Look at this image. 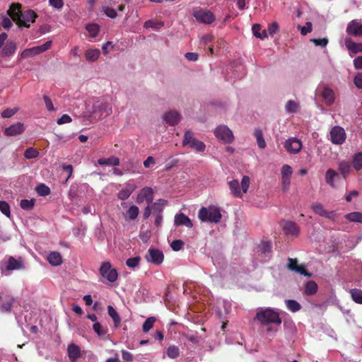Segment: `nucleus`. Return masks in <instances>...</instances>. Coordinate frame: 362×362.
Segmentation results:
<instances>
[{
	"label": "nucleus",
	"instance_id": "9d476101",
	"mask_svg": "<svg viewBox=\"0 0 362 362\" xmlns=\"http://www.w3.org/2000/svg\"><path fill=\"white\" fill-rule=\"evenodd\" d=\"M346 33L354 37H362V20L355 19L349 23Z\"/></svg>",
	"mask_w": 362,
	"mask_h": 362
},
{
	"label": "nucleus",
	"instance_id": "5701e85b",
	"mask_svg": "<svg viewBox=\"0 0 362 362\" xmlns=\"http://www.w3.org/2000/svg\"><path fill=\"white\" fill-rule=\"evenodd\" d=\"M174 224L175 226H185L187 228H192L193 226L189 218L182 213L175 215Z\"/></svg>",
	"mask_w": 362,
	"mask_h": 362
},
{
	"label": "nucleus",
	"instance_id": "79ce46f5",
	"mask_svg": "<svg viewBox=\"0 0 362 362\" xmlns=\"http://www.w3.org/2000/svg\"><path fill=\"white\" fill-rule=\"evenodd\" d=\"M139 213V209L136 206H132L129 208L126 213V218L130 220H134L136 218Z\"/></svg>",
	"mask_w": 362,
	"mask_h": 362
},
{
	"label": "nucleus",
	"instance_id": "5fc2aeb1",
	"mask_svg": "<svg viewBox=\"0 0 362 362\" xmlns=\"http://www.w3.org/2000/svg\"><path fill=\"white\" fill-rule=\"evenodd\" d=\"M86 30L90 34V36L95 37L99 32V26L96 24H90L86 26Z\"/></svg>",
	"mask_w": 362,
	"mask_h": 362
},
{
	"label": "nucleus",
	"instance_id": "7c9ffc66",
	"mask_svg": "<svg viewBox=\"0 0 362 362\" xmlns=\"http://www.w3.org/2000/svg\"><path fill=\"white\" fill-rule=\"evenodd\" d=\"M163 25V21H159L154 19L146 21L144 24V27L145 28H152L155 30H160Z\"/></svg>",
	"mask_w": 362,
	"mask_h": 362
},
{
	"label": "nucleus",
	"instance_id": "6ab92c4d",
	"mask_svg": "<svg viewBox=\"0 0 362 362\" xmlns=\"http://www.w3.org/2000/svg\"><path fill=\"white\" fill-rule=\"evenodd\" d=\"M321 95L327 105H331L334 103L335 94L332 89L328 86H324L321 91Z\"/></svg>",
	"mask_w": 362,
	"mask_h": 362
},
{
	"label": "nucleus",
	"instance_id": "cd10ccee",
	"mask_svg": "<svg viewBox=\"0 0 362 362\" xmlns=\"http://www.w3.org/2000/svg\"><path fill=\"white\" fill-rule=\"evenodd\" d=\"M318 290V286L314 281H309L305 286L304 293L308 296L315 295Z\"/></svg>",
	"mask_w": 362,
	"mask_h": 362
},
{
	"label": "nucleus",
	"instance_id": "69168bd1",
	"mask_svg": "<svg viewBox=\"0 0 362 362\" xmlns=\"http://www.w3.org/2000/svg\"><path fill=\"white\" fill-rule=\"evenodd\" d=\"M51 6L57 9H62L64 6L63 0H49Z\"/></svg>",
	"mask_w": 362,
	"mask_h": 362
},
{
	"label": "nucleus",
	"instance_id": "1a4fd4ad",
	"mask_svg": "<svg viewBox=\"0 0 362 362\" xmlns=\"http://www.w3.org/2000/svg\"><path fill=\"white\" fill-rule=\"evenodd\" d=\"M346 133L342 127H334L330 131V139L334 144H342L346 140Z\"/></svg>",
	"mask_w": 362,
	"mask_h": 362
},
{
	"label": "nucleus",
	"instance_id": "f3484780",
	"mask_svg": "<svg viewBox=\"0 0 362 362\" xmlns=\"http://www.w3.org/2000/svg\"><path fill=\"white\" fill-rule=\"evenodd\" d=\"M67 353L70 362H76L81 357V348L75 344H71L68 346Z\"/></svg>",
	"mask_w": 362,
	"mask_h": 362
},
{
	"label": "nucleus",
	"instance_id": "7ed1b4c3",
	"mask_svg": "<svg viewBox=\"0 0 362 362\" xmlns=\"http://www.w3.org/2000/svg\"><path fill=\"white\" fill-rule=\"evenodd\" d=\"M198 216L203 222L218 223L221 221V214L218 207L209 206L202 207L199 211Z\"/></svg>",
	"mask_w": 362,
	"mask_h": 362
},
{
	"label": "nucleus",
	"instance_id": "3c124183",
	"mask_svg": "<svg viewBox=\"0 0 362 362\" xmlns=\"http://www.w3.org/2000/svg\"><path fill=\"white\" fill-rule=\"evenodd\" d=\"M156 318L154 317H150L147 318V320L143 324V331L144 332H148L153 327Z\"/></svg>",
	"mask_w": 362,
	"mask_h": 362
},
{
	"label": "nucleus",
	"instance_id": "f257e3e1",
	"mask_svg": "<svg viewBox=\"0 0 362 362\" xmlns=\"http://www.w3.org/2000/svg\"><path fill=\"white\" fill-rule=\"evenodd\" d=\"M254 320H257L261 326L267 327V332H277V327L282 323L279 313L272 308H259L256 312Z\"/></svg>",
	"mask_w": 362,
	"mask_h": 362
},
{
	"label": "nucleus",
	"instance_id": "423d86ee",
	"mask_svg": "<svg viewBox=\"0 0 362 362\" xmlns=\"http://www.w3.org/2000/svg\"><path fill=\"white\" fill-rule=\"evenodd\" d=\"M182 144L199 153L204 152L206 148L205 144L202 141L196 139L190 131L185 132Z\"/></svg>",
	"mask_w": 362,
	"mask_h": 362
},
{
	"label": "nucleus",
	"instance_id": "20e7f679",
	"mask_svg": "<svg viewBox=\"0 0 362 362\" xmlns=\"http://www.w3.org/2000/svg\"><path fill=\"white\" fill-rule=\"evenodd\" d=\"M100 275L110 283H115L118 279V272L110 262H104L99 268Z\"/></svg>",
	"mask_w": 362,
	"mask_h": 362
},
{
	"label": "nucleus",
	"instance_id": "c756f323",
	"mask_svg": "<svg viewBox=\"0 0 362 362\" xmlns=\"http://www.w3.org/2000/svg\"><path fill=\"white\" fill-rule=\"evenodd\" d=\"M231 193L236 197H242V192L237 180H233L228 182Z\"/></svg>",
	"mask_w": 362,
	"mask_h": 362
},
{
	"label": "nucleus",
	"instance_id": "aec40b11",
	"mask_svg": "<svg viewBox=\"0 0 362 362\" xmlns=\"http://www.w3.org/2000/svg\"><path fill=\"white\" fill-rule=\"evenodd\" d=\"M25 128L23 124L21 122H17L7 128L4 130V134L6 136H16L20 134L23 132Z\"/></svg>",
	"mask_w": 362,
	"mask_h": 362
},
{
	"label": "nucleus",
	"instance_id": "0e129e2a",
	"mask_svg": "<svg viewBox=\"0 0 362 362\" xmlns=\"http://www.w3.org/2000/svg\"><path fill=\"white\" fill-rule=\"evenodd\" d=\"M17 111L18 108L16 107L13 109L8 108L2 112L1 117L4 118H9L12 117Z\"/></svg>",
	"mask_w": 362,
	"mask_h": 362
},
{
	"label": "nucleus",
	"instance_id": "4be33fe9",
	"mask_svg": "<svg viewBox=\"0 0 362 362\" xmlns=\"http://www.w3.org/2000/svg\"><path fill=\"white\" fill-rule=\"evenodd\" d=\"M136 188V186L134 184H126L125 187L118 192V198L121 200H125L128 199Z\"/></svg>",
	"mask_w": 362,
	"mask_h": 362
},
{
	"label": "nucleus",
	"instance_id": "b1692460",
	"mask_svg": "<svg viewBox=\"0 0 362 362\" xmlns=\"http://www.w3.org/2000/svg\"><path fill=\"white\" fill-rule=\"evenodd\" d=\"M24 267L21 258H19L18 259H16L13 257H10L8 258L6 265L7 270L22 269H24Z\"/></svg>",
	"mask_w": 362,
	"mask_h": 362
},
{
	"label": "nucleus",
	"instance_id": "338daca9",
	"mask_svg": "<svg viewBox=\"0 0 362 362\" xmlns=\"http://www.w3.org/2000/svg\"><path fill=\"white\" fill-rule=\"evenodd\" d=\"M291 184V177H281L282 190L285 192L289 189Z\"/></svg>",
	"mask_w": 362,
	"mask_h": 362
},
{
	"label": "nucleus",
	"instance_id": "4468645a",
	"mask_svg": "<svg viewBox=\"0 0 362 362\" xmlns=\"http://www.w3.org/2000/svg\"><path fill=\"white\" fill-rule=\"evenodd\" d=\"M288 269L294 271L296 273L300 274L308 277H310L312 274L308 272L304 265H299L296 259L288 258L287 264Z\"/></svg>",
	"mask_w": 362,
	"mask_h": 362
},
{
	"label": "nucleus",
	"instance_id": "4c0bfd02",
	"mask_svg": "<svg viewBox=\"0 0 362 362\" xmlns=\"http://www.w3.org/2000/svg\"><path fill=\"white\" fill-rule=\"evenodd\" d=\"M40 49L38 46L33 47L29 49H25L21 52V57L23 58H28L30 57H33L38 54H40Z\"/></svg>",
	"mask_w": 362,
	"mask_h": 362
},
{
	"label": "nucleus",
	"instance_id": "a878e982",
	"mask_svg": "<svg viewBox=\"0 0 362 362\" xmlns=\"http://www.w3.org/2000/svg\"><path fill=\"white\" fill-rule=\"evenodd\" d=\"M47 261L52 266H59L62 263V257L59 252L57 251L51 252L47 257Z\"/></svg>",
	"mask_w": 362,
	"mask_h": 362
},
{
	"label": "nucleus",
	"instance_id": "a18cd8bd",
	"mask_svg": "<svg viewBox=\"0 0 362 362\" xmlns=\"http://www.w3.org/2000/svg\"><path fill=\"white\" fill-rule=\"evenodd\" d=\"M35 190L40 196H47L51 193L49 187L42 183L37 185Z\"/></svg>",
	"mask_w": 362,
	"mask_h": 362
},
{
	"label": "nucleus",
	"instance_id": "a19ab883",
	"mask_svg": "<svg viewBox=\"0 0 362 362\" xmlns=\"http://www.w3.org/2000/svg\"><path fill=\"white\" fill-rule=\"evenodd\" d=\"M345 218L351 222L362 223V213L351 212L345 216Z\"/></svg>",
	"mask_w": 362,
	"mask_h": 362
},
{
	"label": "nucleus",
	"instance_id": "ddd939ff",
	"mask_svg": "<svg viewBox=\"0 0 362 362\" xmlns=\"http://www.w3.org/2000/svg\"><path fill=\"white\" fill-rule=\"evenodd\" d=\"M153 189L148 187L141 189L136 197V202L141 204L146 201L148 204L153 202Z\"/></svg>",
	"mask_w": 362,
	"mask_h": 362
},
{
	"label": "nucleus",
	"instance_id": "39448f33",
	"mask_svg": "<svg viewBox=\"0 0 362 362\" xmlns=\"http://www.w3.org/2000/svg\"><path fill=\"white\" fill-rule=\"evenodd\" d=\"M112 112V106L105 99H97L93 105V113L99 117H107Z\"/></svg>",
	"mask_w": 362,
	"mask_h": 362
},
{
	"label": "nucleus",
	"instance_id": "49530a36",
	"mask_svg": "<svg viewBox=\"0 0 362 362\" xmlns=\"http://www.w3.org/2000/svg\"><path fill=\"white\" fill-rule=\"evenodd\" d=\"M35 200L34 199H31L29 200L28 199H22L21 201L20 206L23 210L29 211V210L33 209V208L35 206Z\"/></svg>",
	"mask_w": 362,
	"mask_h": 362
},
{
	"label": "nucleus",
	"instance_id": "c9c22d12",
	"mask_svg": "<svg viewBox=\"0 0 362 362\" xmlns=\"http://www.w3.org/2000/svg\"><path fill=\"white\" fill-rule=\"evenodd\" d=\"M165 204L166 201L162 199L155 202L151 207L153 214H161Z\"/></svg>",
	"mask_w": 362,
	"mask_h": 362
},
{
	"label": "nucleus",
	"instance_id": "dca6fc26",
	"mask_svg": "<svg viewBox=\"0 0 362 362\" xmlns=\"http://www.w3.org/2000/svg\"><path fill=\"white\" fill-rule=\"evenodd\" d=\"M146 258L148 262L155 264H160L163 261L164 255L162 250H148V253L146 255Z\"/></svg>",
	"mask_w": 362,
	"mask_h": 362
},
{
	"label": "nucleus",
	"instance_id": "a211bd4d",
	"mask_svg": "<svg viewBox=\"0 0 362 362\" xmlns=\"http://www.w3.org/2000/svg\"><path fill=\"white\" fill-rule=\"evenodd\" d=\"M180 117V115L176 111H169L165 113L162 117L163 120L171 126L177 124L179 122Z\"/></svg>",
	"mask_w": 362,
	"mask_h": 362
},
{
	"label": "nucleus",
	"instance_id": "774afa93",
	"mask_svg": "<svg viewBox=\"0 0 362 362\" xmlns=\"http://www.w3.org/2000/svg\"><path fill=\"white\" fill-rule=\"evenodd\" d=\"M354 83L357 88L362 89V73H358L355 76Z\"/></svg>",
	"mask_w": 362,
	"mask_h": 362
},
{
	"label": "nucleus",
	"instance_id": "603ef678",
	"mask_svg": "<svg viewBox=\"0 0 362 362\" xmlns=\"http://www.w3.org/2000/svg\"><path fill=\"white\" fill-rule=\"evenodd\" d=\"M0 211L6 217L9 218L11 216L10 206L6 202H5V201L0 202Z\"/></svg>",
	"mask_w": 362,
	"mask_h": 362
},
{
	"label": "nucleus",
	"instance_id": "6e6552de",
	"mask_svg": "<svg viewBox=\"0 0 362 362\" xmlns=\"http://www.w3.org/2000/svg\"><path fill=\"white\" fill-rule=\"evenodd\" d=\"M281 227L282 228L285 235L287 236L296 238L299 235L300 228L293 221H282L281 222Z\"/></svg>",
	"mask_w": 362,
	"mask_h": 362
},
{
	"label": "nucleus",
	"instance_id": "6e6d98bb",
	"mask_svg": "<svg viewBox=\"0 0 362 362\" xmlns=\"http://www.w3.org/2000/svg\"><path fill=\"white\" fill-rule=\"evenodd\" d=\"M293 173L292 168L288 165H284L281 170V177H291Z\"/></svg>",
	"mask_w": 362,
	"mask_h": 362
},
{
	"label": "nucleus",
	"instance_id": "13d9d810",
	"mask_svg": "<svg viewBox=\"0 0 362 362\" xmlns=\"http://www.w3.org/2000/svg\"><path fill=\"white\" fill-rule=\"evenodd\" d=\"M103 11L107 16L111 18H115L117 16L116 11L114 8H110L109 6H103Z\"/></svg>",
	"mask_w": 362,
	"mask_h": 362
},
{
	"label": "nucleus",
	"instance_id": "de8ad7c7",
	"mask_svg": "<svg viewBox=\"0 0 362 362\" xmlns=\"http://www.w3.org/2000/svg\"><path fill=\"white\" fill-rule=\"evenodd\" d=\"M255 136H256L257 143L258 144V146L260 148H264L266 147V142H265L264 139L263 137V134H262V131L259 130V129H256L255 132Z\"/></svg>",
	"mask_w": 362,
	"mask_h": 362
},
{
	"label": "nucleus",
	"instance_id": "58836bf2",
	"mask_svg": "<svg viewBox=\"0 0 362 362\" xmlns=\"http://www.w3.org/2000/svg\"><path fill=\"white\" fill-rule=\"evenodd\" d=\"M285 303L288 310L292 313H296L301 309L300 304L295 300H286Z\"/></svg>",
	"mask_w": 362,
	"mask_h": 362
},
{
	"label": "nucleus",
	"instance_id": "2eb2a0df",
	"mask_svg": "<svg viewBox=\"0 0 362 362\" xmlns=\"http://www.w3.org/2000/svg\"><path fill=\"white\" fill-rule=\"evenodd\" d=\"M311 209L315 214L329 219H334L336 216V214L334 211H328L325 210L323 205L320 203L313 204L311 206Z\"/></svg>",
	"mask_w": 362,
	"mask_h": 362
},
{
	"label": "nucleus",
	"instance_id": "f03ea898",
	"mask_svg": "<svg viewBox=\"0 0 362 362\" xmlns=\"http://www.w3.org/2000/svg\"><path fill=\"white\" fill-rule=\"evenodd\" d=\"M21 8V4L18 3H13L10 6L7 13L12 20L19 26L29 28L30 23L35 21L37 14L33 10H27L22 12Z\"/></svg>",
	"mask_w": 362,
	"mask_h": 362
},
{
	"label": "nucleus",
	"instance_id": "f8f14e48",
	"mask_svg": "<svg viewBox=\"0 0 362 362\" xmlns=\"http://www.w3.org/2000/svg\"><path fill=\"white\" fill-rule=\"evenodd\" d=\"M284 148L292 154H296L302 148V142L296 137H291L285 141Z\"/></svg>",
	"mask_w": 362,
	"mask_h": 362
},
{
	"label": "nucleus",
	"instance_id": "bb28decb",
	"mask_svg": "<svg viewBox=\"0 0 362 362\" xmlns=\"http://www.w3.org/2000/svg\"><path fill=\"white\" fill-rule=\"evenodd\" d=\"M16 50V45L13 42H7L3 47L1 54L4 57H8L15 53Z\"/></svg>",
	"mask_w": 362,
	"mask_h": 362
},
{
	"label": "nucleus",
	"instance_id": "c03bdc74",
	"mask_svg": "<svg viewBox=\"0 0 362 362\" xmlns=\"http://www.w3.org/2000/svg\"><path fill=\"white\" fill-rule=\"evenodd\" d=\"M298 107L299 104L291 100H288L285 105L286 112L288 113H294L297 112Z\"/></svg>",
	"mask_w": 362,
	"mask_h": 362
},
{
	"label": "nucleus",
	"instance_id": "c85d7f7f",
	"mask_svg": "<svg viewBox=\"0 0 362 362\" xmlns=\"http://www.w3.org/2000/svg\"><path fill=\"white\" fill-rule=\"evenodd\" d=\"M108 315L112 317L115 327H118L121 323V318L118 313L112 305L107 306Z\"/></svg>",
	"mask_w": 362,
	"mask_h": 362
},
{
	"label": "nucleus",
	"instance_id": "412c9836",
	"mask_svg": "<svg viewBox=\"0 0 362 362\" xmlns=\"http://www.w3.org/2000/svg\"><path fill=\"white\" fill-rule=\"evenodd\" d=\"M14 301L15 299L11 296H2L0 295V302L3 303L0 308L2 312H10Z\"/></svg>",
	"mask_w": 362,
	"mask_h": 362
},
{
	"label": "nucleus",
	"instance_id": "9b49d317",
	"mask_svg": "<svg viewBox=\"0 0 362 362\" xmlns=\"http://www.w3.org/2000/svg\"><path fill=\"white\" fill-rule=\"evenodd\" d=\"M194 16L198 21L206 24H210L215 21L213 13L208 10L199 9L194 13Z\"/></svg>",
	"mask_w": 362,
	"mask_h": 362
},
{
	"label": "nucleus",
	"instance_id": "2f4dec72",
	"mask_svg": "<svg viewBox=\"0 0 362 362\" xmlns=\"http://www.w3.org/2000/svg\"><path fill=\"white\" fill-rule=\"evenodd\" d=\"M252 30L253 35L257 38L263 40L267 37V30L265 29L262 30V28L259 24H254L252 25Z\"/></svg>",
	"mask_w": 362,
	"mask_h": 362
},
{
	"label": "nucleus",
	"instance_id": "bf43d9fd",
	"mask_svg": "<svg viewBox=\"0 0 362 362\" xmlns=\"http://www.w3.org/2000/svg\"><path fill=\"white\" fill-rule=\"evenodd\" d=\"M93 329L95 332L100 337L104 336L106 334V331L103 328V326L100 322H95L93 324Z\"/></svg>",
	"mask_w": 362,
	"mask_h": 362
},
{
	"label": "nucleus",
	"instance_id": "37998d69",
	"mask_svg": "<svg viewBox=\"0 0 362 362\" xmlns=\"http://www.w3.org/2000/svg\"><path fill=\"white\" fill-rule=\"evenodd\" d=\"M353 166L356 170L362 169V152L358 153L354 156Z\"/></svg>",
	"mask_w": 362,
	"mask_h": 362
},
{
	"label": "nucleus",
	"instance_id": "0eeeda50",
	"mask_svg": "<svg viewBox=\"0 0 362 362\" xmlns=\"http://www.w3.org/2000/svg\"><path fill=\"white\" fill-rule=\"evenodd\" d=\"M215 136L226 144H230L234 139L232 131L226 125H220L214 130Z\"/></svg>",
	"mask_w": 362,
	"mask_h": 362
},
{
	"label": "nucleus",
	"instance_id": "4d7b16f0",
	"mask_svg": "<svg viewBox=\"0 0 362 362\" xmlns=\"http://www.w3.org/2000/svg\"><path fill=\"white\" fill-rule=\"evenodd\" d=\"M250 179L248 176L245 175L241 180V189L243 193H246L250 186Z\"/></svg>",
	"mask_w": 362,
	"mask_h": 362
},
{
	"label": "nucleus",
	"instance_id": "8fccbe9b",
	"mask_svg": "<svg viewBox=\"0 0 362 362\" xmlns=\"http://www.w3.org/2000/svg\"><path fill=\"white\" fill-rule=\"evenodd\" d=\"M38 156L39 152L33 147L28 148L24 153V156L28 159L35 158Z\"/></svg>",
	"mask_w": 362,
	"mask_h": 362
},
{
	"label": "nucleus",
	"instance_id": "e433bc0d",
	"mask_svg": "<svg viewBox=\"0 0 362 362\" xmlns=\"http://www.w3.org/2000/svg\"><path fill=\"white\" fill-rule=\"evenodd\" d=\"M338 166H339V170L340 171V173L343 175V177L345 178L346 177V175L350 172V170H351L350 163L347 161L342 160L339 163Z\"/></svg>",
	"mask_w": 362,
	"mask_h": 362
},
{
	"label": "nucleus",
	"instance_id": "473e14b6",
	"mask_svg": "<svg viewBox=\"0 0 362 362\" xmlns=\"http://www.w3.org/2000/svg\"><path fill=\"white\" fill-rule=\"evenodd\" d=\"M98 163L101 165H114L117 166L119 165V159L117 157L112 156L108 158H100L98 160Z\"/></svg>",
	"mask_w": 362,
	"mask_h": 362
},
{
	"label": "nucleus",
	"instance_id": "09e8293b",
	"mask_svg": "<svg viewBox=\"0 0 362 362\" xmlns=\"http://www.w3.org/2000/svg\"><path fill=\"white\" fill-rule=\"evenodd\" d=\"M180 350L176 346H170L167 350V355L170 358H176L179 356Z\"/></svg>",
	"mask_w": 362,
	"mask_h": 362
},
{
	"label": "nucleus",
	"instance_id": "052dcab7",
	"mask_svg": "<svg viewBox=\"0 0 362 362\" xmlns=\"http://www.w3.org/2000/svg\"><path fill=\"white\" fill-rule=\"evenodd\" d=\"M298 28L300 30V33L303 35H306L312 31L313 25L311 22H307L305 26L298 25Z\"/></svg>",
	"mask_w": 362,
	"mask_h": 362
},
{
	"label": "nucleus",
	"instance_id": "f704fd0d",
	"mask_svg": "<svg viewBox=\"0 0 362 362\" xmlns=\"http://www.w3.org/2000/svg\"><path fill=\"white\" fill-rule=\"evenodd\" d=\"M100 54V52L98 49H88L85 52V57L87 61L95 62L98 59Z\"/></svg>",
	"mask_w": 362,
	"mask_h": 362
},
{
	"label": "nucleus",
	"instance_id": "393cba45",
	"mask_svg": "<svg viewBox=\"0 0 362 362\" xmlns=\"http://www.w3.org/2000/svg\"><path fill=\"white\" fill-rule=\"evenodd\" d=\"M345 45L350 52L354 54L362 52V43L354 42L351 39L346 38Z\"/></svg>",
	"mask_w": 362,
	"mask_h": 362
},
{
	"label": "nucleus",
	"instance_id": "ea45409f",
	"mask_svg": "<svg viewBox=\"0 0 362 362\" xmlns=\"http://www.w3.org/2000/svg\"><path fill=\"white\" fill-rule=\"evenodd\" d=\"M350 294L354 301L356 303L362 304V290L358 288L351 289Z\"/></svg>",
	"mask_w": 362,
	"mask_h": 362
},
{
	"label": "nucleus",
	"instance_id": "680f3d73",
	"mask_svg": "<svg viewBox=\"0 0 362 362\" xmlns=\"http://www.w3.org/2000/svg\"><path fill=\"white\" fill-rule=\"evenodd\" d=\"M310 41L313 42L315 46H320L322 47H326L328 43V39L326 37L319 39H311Z\"/></svg>",
	"mask_w": 362,
	"mask_h": 362
},
{
	"label": "nucleus",
	"instance_id": "72a5a7b5",
	"mask_svg": "<svg viewBox=\"0 0 362 362\" xmlns=\"http://www.w3.org/2000/svg\"><path fill=\"white\" fill-rule=\"evenodd\" d=\"M338 177L339 175L336 171L329 169L325 174V180L331 187H334V180Z\"/></svg>",
	"mask_w": 362,
	"mask_h": 362
},
{
	"label": "nucleus",
	"instance_id": "e2e57ef3",
	"mask_svg": "<svg viewBox=\"0 0 362 362\" xmlns=\"http://www.w3.org/2000/svg\"><path fill=\"white\" fill-rule=\"evenodd\" d=\"M266 30H267V35L269 34L271 35H273L274 34L277 33V31L279 30V25L277 24V23L274 22V23H271L270 25H269L268 28Z\"/></svg>",
	"mask_w": 362,
	"mask_h": 362
},
{
	"label": "nucleus",
	"instance_id": "864d4df0",
	"mask_svg": "<svg viewBox=\"0 0 362 362\" xmlns=\"http://www.w3.org/2000/svg\"><path fill=\"white\" fill-rule=\"evenodd\" d=\"M141 257L137 256L127 259L126 261V264L128 267L134 269L139 265Z\"/></svg>",
	"mask_w": 362,
	"mask_h": 362
}]
</instances>
